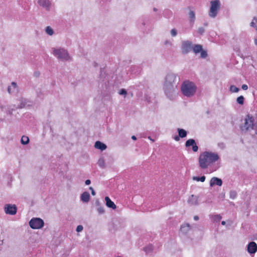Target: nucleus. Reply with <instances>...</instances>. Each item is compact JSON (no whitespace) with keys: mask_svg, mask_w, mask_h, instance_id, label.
Listing matches in <instances>:
<instances>
[{"mask_svg":"<svg viewBox=\"0 0 257 257\" xmlns=\"http://www.w3.org/2000/svg\"><path fill=\"white\" fill-rule=\"evenodd\" d=\"M154 11H157V9H156V8H154Z\"/></svg>","mask_w":257,"mask_h":257,"instance_id":"603ef678","label":"nucleus"},{"mask_svg":"<svg viewBox=\"0 0 257 257\" xmlns=\"http://www.w3.org/2000/svg\"><path fill=\"white\" fill-rule=\"evenodd\" d=\"M193 180L197 181H201L202 182H204V181L205 180V177L204 176H201V177H193Z\"/></svg>","mask_w":257,"mask_h":257,"instance_id":"cd10ccee","label":"nucleus"},{"mask_svg":"<svg viewBox=\"0 0 257 257\" xmlns=\"http://www.w3.org/2000/svg\"><path fill=\"white\" fill-rule=\"evenodd\" d=\"M1 108L2 109H3V106H1Z\"/></svg>","mask_w":257,"mask_h":257,"instance_id":"6e6d98bb","label":"nucleus"},{"mask_svg":"<svg viewBox=\"0 0 257 257\" xmlns=\"http://www.w3.org/2000/svg\"><path fill=\"white\" fill-rule=\"evenodd\" d=\"M95 204L97 206V207H98L99 206H101L100 205V203L99 202V201L98 200H97L95 202Z\"/></svg>","mask_w":257,"mask_h":257,"instance_id":"c03bdc74","label":"nucleus"},{"mask_svg":"<svg viewBox=\"0 0 257 257\" xmlns=\"http://www.w3.org/2000/svg\"><path fill=\"white\" fill-rule=\"evenodd\" d=\"M26 104V100L25 99H22L21 100V104L18 105V108H22L24 107Z\"/></svg>","mask_w":257,"mask_h":257,"instance_id":"72a5a7b5","label":"nucleus"},{"mask_svg":"<svg viewBox=\"0 0 257 257\" xmlns=\"http://www.w3.org/2000/svg\"><path fill=\"white\" fill-rule=\"evenodd\" d=\"M35 75H38V74L35 73Z\"/></svg>","mask_w":257,"mask_h":257,"instance_id":"864d4df0","label":"nucleus"},{"mask_svg":"<svg viewBox=\"0 0 257 257\" xmlns=\"http://www.w3.org/2000/svg\"><path fill=\"white\" fill-rule=\"evenodd\" d=\"M229 90L232 92H237L239 89L234 85H231Z\"/></svg>","mask_w":257,"mask_h":257,"instance_id":"2f4dec72","label":"nucleus"},{"mask_svg":"<svg viewBox=\"0 0 257 257\" xmlns=\"http://www.w3.org/2000/svg\"><path fill=\"white\" fill-rule=\"evenodd\" d=\"M247 251L250 254H254L257 251V244L255 242L251 241L248 244Z\"/></svg>","mask_w":257,"mask_h":257,"instance_id":"ddd939ff","label":"nucleus"},{"mask_svg":"<svg viewBox=\"0 0 257 257\" xmlns=\"http://www.w3.org/2000/svg\"><path fill=\"white\" fill-rule=\"evenodd\" d=\"M8 91L10 94H16L18 92V88L16 82H13L11 85L8 87Z\"/></svg>","mask_w":257,"mask_h":257,"instance_id":"4468645a","label":"nucleus"},{"mask_svg":"<svg viewBox=\"0 0 257 257\" xmlns=\"http://www.w3.org/2000/svg\"><path fill=\"white\" fill-rule=\"evenodd\" d=\"M254 119L252 116L247 115L244 118V122L241 126L242 132H249L252 130Z\"/></svg>","mask_w":257,"mask_h":257,"instance_id":"39448f33","label":"nucleus"},{"mask_svg":"<svg viewBox=\"0 0 257 257\" xmlns=\"http://www.w3.org/2000/svg\"><path fill=\"white\" fill-rule=\"evenodd\" d=\"M128 71L131 73L137 74L139 73L140 69L137 66H132L130 68Z\"/></svg>","mask_w":257,"mask_h":257,"instance_id":"412c9836","label":"nucleus"},{"mask_svg":"<svg viewBox=\"0 0 257 257\" xmlns=\"http://www.w3.org/2000/svg\"><path fill=\"white\" fill-rule=\"evenodd\" d=\"M44 221L39 218H33L29 222L30 227L33 229H39L44 226Z\"/></svg>","mask_w":257,"mask_h":257,"instance_id":"6e6552de","label":"nucleus"},{"mask_svg":"<svg viewBox=\"0 0 257 257\" xmlns=\"http://www.w3.org/2000/svg\"><path fill=\"white\" fill-rule=\"evenodd\" d=\"M194 219L196 221L198 220L199 219V217L197 215L194 216Z\"/></svg>","mask_w":257,"mask_h":257,"instance_id":"49530a36","label":"nucleus"},{"mask_svg":"<svg viewBox=\"0 0 257 257\" xmlns=\"http://www.w3.org/2000/svg\"><path fill=\"white\" fill-rule=\"evenodd\" d=\"M132 139L133 140H137V138H136V136H133L132 137Z\"/></svg>","mask_w":257,"mask_h":257,"instance_id":"de8ad7c7","label":"nucleus"},{"mask_svg":"<svg viewBox=\"0 0 257 257\" xmlns=\"http://www.w3.org/2000/svg\"><path fill=\"white\" fill-rule=\"evenodd\" d=\"M89 189L91 190V194L94 196L95 195V192L93 188L92 187H90Z\"/></svg>","mask_w":257,"mask_h":257,"instance_id":"a19ab883","label":"nucleus"},{"mask_svg":"<svg viewBox=\"0 0 257 257\" xmlns=\"http://www.w3.org/2000/svg\"><path fill=\"white\" fill-rule=\"evenodd\" d=\"M171 34L172 37H175L177 34V31L176 29H173L171 31Z\"/></svg>","mask_w":257,"mask_h":257,"instance_id":"c9c22d12","label":"nucleus"},{"mask_svg":"<svg viewBox=\"0 0 257 257\" xmlns=\"http://www.w3.org/2000/svg\"><path fill=\"white\" fill-rule=\"evenodd\" d=\"M189 17L190 19V23L193 24L195 20V14L194 11H190L189 13Z\"/></svg>","mask_w":257,"mask_h":257,"instance_id":"4be33fe9","label":"nucleus"},{"mask_svg":"<svg viewBox=\"0 0 257 257\" xmlns=\"http://www.w3.org/2000/svg\"><path fill=\"white\" fill-rule=\"evenodd\" d=\"M178 132L179 136L180 138H183L186 137L187 136V132L182 128H178Z\"/></svg>","mask_w":257,"mask_h":257,"instance_id":"5701e85b","label":"nucleus"},{"mask_svg":"<svg viewBox=\"0 0 257 257\" xmlns=\"http://www.w3.org/2000/svg\"><path fill=\"white\" fill-rule=\"evenodd\" d=\"M219 159L218 154L209 151L204 152L199 157V167L202 169H207Z\"/></svg>","mask_w":257,"mask_h":257,"instance_id":"f03ea898","label":"nucleus"},{"mask_svg":"<svg viewBox=\"0 0 257 257\" xmlns=\"http://www.w3.org/2000/svg\"><path fill=\"white\" fill-rule=\"evenodd\" d=\"M195 84L189 81H185L182 84L181 90L182 94L187 97L193 96L196 91Z\"/></svg>","mask_w":257,"mask_h":257,"instance_id":"7ed1b4c3","label":"nucleus"},{"mask_svg":"<svg viewBox=\"0 0 257 257\" xmlns=\"http://www.w3.org/2000/svg\"><path fill=\"white\" fill-rule=\"evenodd\" d=\"M257 18L255 17H254L252 19V22L250 23V26L252 27L255 28L256 30H257Z\"/></svg>","mask_w":257,"mask_h":257,"instance_id":"c756f323","label":"nucleus"},{"mask_svg":"<svg viewBox=\"0 0 257 257\" xmlns=\"http://www.w3.org/2000/svg\"><path fill=\"white\" fill-rule=\"evenodd\" d=\"M221 224L223 225H225L226 224V222L225 221H222L221 222Z\"/></svg>","mask_w":257,"mask_h":257,"instance_id":"3c124183","label":"nucleus"},{"mask_svg":"<svg viewBox=\"0 0 257 257\" xmlns=\"http://www.w3.org/2000/svg\"><path fill=\"white\" fill-rule=\"evenodd\" d=\"M222 217L219 214H216L213 215L212 216V219L213 222H217L220 221Z\"/></svg>","mask_w":257,"mask_h":257,"instance_id":"b1692460","label":"nucleus"},{"mask_svg":"<svg viewBox=\"0 0 257 257\" xmlns=\"http://www.w3.org/2000/svg\"><path fill=\"white\" fill-rule=\"evenodd\" d=\"M97 164L101 168H105L106 167L104 160L102 158H101L98 160Z\"/></svg>","mask_w":257,"mask_h":257,"instance_id":"393cba45","label":"nucleus"},{"mask_svg":"<svg viewBox=\"0 0 257 257\" xmlns=\"http://www.w3.org/2000/svg\"><path fill=\"white\" fill-rule=\"evenodd\" d=\"M35 75H38V74L35 73Z\"/></svg>","mask_w":257,"mask_h":257,"instance_id":"5fc2aeb1","label":"nucleus"},{"mask_svg":"<svg viewBox=\"0 0 257 257\" xmlns=\"http://www.w3.org/2000/svg\"><path fill=\"white\" fill-rule=\"evenodd\" d=\"M241 88L243 89V90H246L248 88V86L246 84H243L241 86Z\"/></svg>","mask_w":257,"mask_h":257,"instance_id":"79ce46f5","label":"nucleus"},{"mask_svg":"<svg viewBox=\"0 0 257 257\" xmlns=\"http://www.w3.org/2000/svg\"><path fill=\"white\" fill-rule=\"evenodd\" d=\"M179 78L177 74L169 72L165 77L164 90L166 95L170 99H174L177 96V86Z\"/></svg>","mask_w":257,"mask_h":257,"instance_id":"f257e3e1","label":"nucleus"},{"mask_svg":"<svg viewBox=\"0 0 257 257\" xmlns=\"http://www.w3.org/2000/svg\"><path fill=\"white\" fill-rule=\"evenodd\" d=\"M90 194L88 192H83L80 196L81 201L84 203H88L90 200Z\"/></svg>","mask_w":257,"mask_h":257,"instance_id":"f3484780","label":"nucleus"},{"mask_svg":"<svg viewBox=\"0 0 257 257\" xmlns=\"http://www.w3.org/2000/svg\"><path fill=\"white\" fill-rule=\"evenodd\" d=\"M83 229V227L81 225H78L76 228V231L78 232L81 231Z\"/></svg>","mask_w":257,"mask_h":257,"instance_id":"e433bc0d","label":"nucleus"},{"mask_svg":"<svg viewBox=\"0 0 257 257\" xmlns=\"http://www.w3.org/2000/svg\"><path fill=\"white\" fill-rule=\"evenodd\" d=\"M252 130H254L255 134H257V121L254 122Z\"/></svg>","mask_w":257,"mask_h":257,"instance_id":"4c0bfd02","label":"nucleus"},{"mask_svg":"<svg viewBox=\"0 0 257 257\" xmlns=\"http://www.w3.org/2000/svg\"><path fill=\"white\" fill-rule=\"evenodd\" d=\"M222 184V181L221 179L217 177H213L211 179L210 181V185L211 187L215 185H218L219 186H221Z\"/></svg>","mask_w":257,"mask_h":257,"instance_id":"2eb2a0df","label":"nucleus"},{"mask_svg":"<svg viewBox=\"0 0 257 257\" xmlns=\"http://www.w3.org/2000/svg\"><path fill=\"white\" fill-rule=\"evenodd\" d=\"M52 53L61 61H67L71 60V57L67 50L63 48H52Z\"/></svg>","mask_w":257,"mask_h":257,"instance_id":"20e7f679","label":"nucleus"},{"mask_svg":"<svg viewBox=\"0 0 257 257\" xmlns=\"http://www.w3.org/2000/svg\"><path fill=\"white\" fill-rule=\"evenodd\" d=\"M211 7L209 11L208 15L210 17L214 18L218 14V11L220 7L219 0H214L210 2Z\"/></svg>","mask_w":257,"mask_h":257,"instance_id":"423d86ee","label":"nucleus"},{"mask_svg":"<svg viewBox=\"0 0 257 257\" xmlns=\"http://www.w3.org/2000/svg\"><path fill=\"white\" fill-rule=\"evenodd\" d=\"M192 50L195 54L200 53V57L202 59H205L208 56L207 51L203 49L202 46L201 45L196 44L192 46Z\"/></svg>","mask_w":257,"mask_h":257,"instance_id":"0eeeda50","label":"nucleus"},{"mask_svg":"<svg viewBox=\"0 0 257 257\" xmlns=\"http://www.w3.org/2000/svg\"><path fill=\"white\" fill-rule=\"evenodd\" d=\"M16 108H17V107L15 105L10 106V108H9V110H8V113L9 114H11L12 113V110H14Z\"/></svg>","mask_w":257,"mask_h":257,"instance_id":"f704fd0d","label":"nucleus"},{"mask_svg":"<svg viewBox=\"0 0 257 257\" xmlns=\"http://www.w3.org/2000/svg\"><path fill=\"white\" fill-rule=\"evenodd\" d=\"M126 93H127L126 91L124 89H121L119 92V94L120 95H125L126 94Z\"/></svg>","mask_w":257,"mask_h":257,"instance_id":"58836bf2","label":"nucleus"},{"mask_svg":"<svg viewBox=\"0 0 257 257\" xmlns=\"http://www.w3.org/2000/svg\"><path fill=\"white\" fill-rule=\"evenodd\" d=\"M188 202L191 205H197L198 204V197L192 195L189 198Z\"/></svg>","mask_w":257,"mask_h":257,"instance_id":"dca6fc26","label":"nucleus"},{"mask_svg":"<svg viewBox=\"0 0 257 257\" xmlns=\"http://www.w3.org/2000/svg\"><path fill=\"white\" fill-rule=\"evenodd\" d=\"M21 143L23 145H27L29 142V139L28 137L23 136L21 140Z\"/></svg>","mask_w":257,"mask_h":257,"instance_id":"a878e982","label":"nucleus"},{"mask_svg":"<svg viewBox=\"0 0 257 257\" xmlns=\"http://www.w3.org/2000/svg\"><path fill=\"white\" fill-rule=\"evenodd\" d=\"M174 139L175 140H176V141H179L180 140V137L179 136H175L174 137Z\"/></svg>","mask_w":257,"mask_h":257,"instance_id":"a18cd8bd","label":"nucleus"},{"mask_svg":"<svg viewBox=\"0 0 257 257\" xmlns=\"http://www.w3.org/2000/svg\"><path fill=\"white\" fill-rule=\"evenodd\" d=\"M146 248V250L148 248V250L151 251L152 248V247L151 246H149V247H147Z\"/></svg>","mask_w":257,"mask_h":257,"instance_id":"09e8293b","label":"nucleus"},{"mask_svg":"<svg viewBox=\"0 0 257 257\" xmlns=\"http://www.w3.org/2000/svg\"><path fill=\"white\" fill-rule=\"evenodd\" d=\"M38 4L46 11H49L51 6V0H38Z\"/></svg>","mask_w":257,"mask_h":257,"instance_id":"9d476101","label":"nucleus"},{"mask_svg":"<svg viewBox=\"0 0 257 257\" xmlns=\"http://www.w3.org/2000/svg\"><path fill=\"white\" fill-rule=\"evenodd\" d=\"M191 227L189 223L182 224L180 228V231L184 234H187L190 230Z\"/></svg>","mask_w":257,"mask_h":257,"instance_id":"6ab92c4d","label":"nucleus"},{"mask_svg":"<svg viewBox=\"0 0 257 257\" xmlns=\"http://www.w3.org/2000/svg\"><path fill=\"white\" fill-rule=\"evenodd\" d=\"M186 147H189L190 146L192 147V150L194 152H196L198 150V147L196 145L195 140L194 139H189L185 143Z\"/></svg>","mask_w":257,"mask_h":257,"instance_id":"f8f14e48","label":"nucleus"},{"mask_svg":"<svg viewBox=\"0 0 257 257\" xmlns=\"http://www.w3.org/2000/svg\"><path fill=\"white\" fill-rule=\"evenodd\" d=\"M6 214L15 215L17 212V207L15 205L7 204L5 206Z\"/></svg>","mask_w":257,"mask_h":257,"instance_id":"9b49d317","label":"nucleus"},{"mask_svg":"<svg viewBox=\"0 0 257 257\" xmlns=\"http://www.w3.org/2000/svg\"><path fill=\"white\" fill-rule=\"evenodd\" d=\"M97 211L99 214H103L105 213V209L103 206H99L97 207Z\"/></svg>","mask_w":257,"mask_h":257,"instance_id":"c85d7f7f","label":"nucleus"},{"mask_svg":"<svg viewBox=\"0 0 257 257\" xmlns=\"http://www.w3.org/2000/svg\"><path fill=\"white\" fill-rule=\"evenodd\" d=\"M237 196V193L235 191H231L229 193L230 198L232 199H234Z\"/></svg>","mask_w":257,"mask_h":257,"instance_id":"473e14b6","label":"nucleus"},{"mask_svg":"<svg viewBox=\"0 0 257 257\" xmlns=\"http://www.w3.org/2000/svg\"><path fill=\"white\" fill-rule=\"evenodd\" d=\"M45 31L46 33L50 36H52L54 34L53 30L50 26H48L46 27Z\"/></svg>","mask_w":257,"mask_h":257,"instance_id":"bb28decb","label":"nucleus"},{"mask_svg":"<svg viewBox=\"0 0 257 257\" xmlns=\"http://www.w3.org/2000/svg\"><path fill=\"white\" fill-rule=\"evenodd\" d=\"M105 200L106 201V205L108 207L111 208L113 209H116V206L114 203V202H112L108 196H106L105 197Z\"/></svg>","mask_w":257,"mask_h":257,"instance_id":"a211bd4d","label":"nucleus"},{"mask_svg":"<svg viewBox=\"0 0 257 257\" xmlns=\"http://www.w3.org/2000/svg\"><path fill=\"white\" fill-rule=\"evenodd\" d=\"M254 44L255 45H257V37L254 39Z\"/></svg>","mask_w":257,"mask_h":257,"instance_id":"8fccbe9b","label":"nucleus"},{"mask_svg":"<svg viewBox=\"0 0 257 257\" xmlns=\"http://www.w3.org/2000/svg\"><path fill=\"white\" fill-rule=\"evenodd\" d=\"M205 31V30L202 27H200L198 29V33H199L200 34L202 35L204 33Z\"/></svg>","mask_w":257,"mask_h":257,"instance_id":"ea45409f","label":"nucleus"},{"mask_svg":"<svg viewBox=\"0 0 257 257\" xmlns=\"http://www.w3.org/2000/svg\"><path fill=\"white\" fill-rule=\"evenodd\" d=\"M94 146L95 148L100 150L101 151H103L105 150L107 148L106 145L101 143L100 141L96 142Z\"/></svg>","mask_w":257,"mask_h":257,"instance_id":"aec40b11","label":"nucleus"},{"mask_svg":"<svg viewBox=\"0 0 257 257\" xmlns=\"http://www.w3.org/2000/svg\"><path fill=\"white\" fill-rule=\"evenodd\" d=\"M192 43L190 41H183L181 45V52L183 54H188L192 49Z\"/></svg>","mask_w":257,"mask_h":257,"instance_id":"1a4fd4ad","label":"nucleus"},{"mask_svg":"<svg viewBox=\"0 0 257 257\" xmlns=\"http://www.w3.org/2000/svg\"><path fill=\"white\" fill-rule=\"evenodd\" d=\"M85 183L86 185H88L91 183V181L90 180H86Z\"/></svg>","mask_w":257,"mask_h":257,"instance_id":"37998d69","label":"nucleus"},{"mask_svg":"<svg viewBox=\"0 0 257 257\" xmlns=\"http://www.w3.org/2000/svg\"><path fill=\"white\" fill-rule=\"evenodd\" d=\"M244 99L243 96H240L237 98L236 101L238 104L242 105L244 103Z\"/></svg>","mask_w":257,"mask_h":257,"instance_id":"7c9ffc66","label":"nucleus"}]
</instances>
